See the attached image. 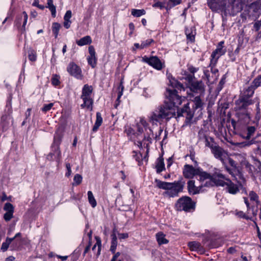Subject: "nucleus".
<instances>
[{"mask_svg":"<svg viewBox=\"0 0 261 261\" xmlns=\"http://www.w3.org/2000/svg\"><path fill=\"white\" fill-rule=\"evenodd\" d=\"M165 95L168 101H165L163 105L156 107L148 117L149 122L152 124L160 123L164 119L168 120L175 116L174 108L180 105L185 99V97L182 98L177 94L176 89L167 88Z\"/></svg>","mask_w":261,"mask_h":261,"instance_id":"obj_1","label":"nucleus"},{"mask_svg":"<svg viewBox=\"0 0 261 261\" xmlns=\"http://www.w3.org/2000/svg\"><path fill=\"white\" fill-rule=\"evenodd\" d=\"M250 120V116L249 113H246L240 115L237 122L232 121V124L234 129L238 132V135L242 138L250 140L251 136L256 130L259 123L253 121V125H249L248 123Z\"/></svg>","mask_w":261,"mask_h":261,"instance_id":"obj_2","label":"nucleus"},{"mask_svg":"<svg viewBox=\"0 0 261 261\" xmlns=\"http://www.w3.org/2000/svg\"><path fill=\"white\" fill-rule=\"evenodd\" d=\"M207 5L213 12H220L223 16L236 15L230 0H207Z\"/></svg>","mask_w":261,"mask_h":261,"instance_id":"obj_3","label":"nucleus"},{"mask_svg":"<svg viewBox=\"0 0 261 261\" xmlns=\"http://www.w3.org/2000/svg\"><path fill=\"white\" fill-rule=\"evenodd\" d=\"M155 182L158 188L166 190L164 194L169 197L178 196V194L182 191L184 186V183L180 180L169 182L155 179Z\"/></svg>","mask_w":261,"mask_h":261,"instance_id":"obj_4","label":"nucleus"},{"mask_svg":"<svg viewBox=\"0 0 261 261\" xmlns=\"http://www.w3.org/2000/svg\"><path fill=\"white\" fill-rule=\"evenodd\" d=\"M256 89L251 84L243 89L239 99L235 102L236 106L239 110H246L249 106L253 104V102L255 101L254 98L251 99V97Z\"/></svg>","mask_w":261,"mask_h":261,"instance_id":"obj_5","label":"nucleus"},{"mask_svg":"<svg viewBox=\"0 0 261 261\" xmlns=\"http://www.w3.org/2000/svg\"><path fill=\"white\" fill-rule=\"evenodd\" d=\"M217 187H225L227 192L230 194L235 195L239 192L241 189L243 187L241 181L236 180V178L230 180L223 174V177L219 178V180H216Z\"/></svg>","mask_w":261,"mask_h":261,"instance_id":"obj_6","label":"nucleus"},{"mask_svg":"<svg viewBox=\"0 0 261 261\" xmlns=\"http://www.w3.org/2000/svg\"><path fill=\"white\" fill-rule=\"evenodd\" d=\"M197 176L199 177L200 181H204L206 179H210L204 184L205 187H213L217 186V184L215 181L216 180H219V178L223 177V174L221 171L217 168H214L212 173H209L207 172L204 171L202 169L199 167V170L197 173Z\"/></svg>","mask_w":261,"mask_h":261,"instance_id":"obj_7","label":"nucleus"},{"mask_svg":"<svg viewBox=\"0 0 261 261\" xmlns=\"http://www.w3.org/2000/svg\"><path fill=\"white\" fill-rule=\"evenodd\" d=\"M138 123L145 128V130L147 129V128L149 130V132L147 133L148 136H144L142 141H137L134 142V144L137 145L140 148H142L143 147L146 148V156L144 157V159H145L148 156L149 150V145L151 143L152 140L150 136L153 135V131L150 127H147L148 123L144 118H141L139 123Z\"/></svg>","mask_w":261,"mask_h":261,"instance_id":"obj_8","label":"nucleus"},{"mask_svg":"<svg viewBox=\"0 0 261 261\" xmlns=\"http://www.w3.org/2000/svg\"><path fill=\"white\" fill-rule=\"evenodd\" d=\"M175 207L177 211L190 212L195 208V203L192 199L188 196H182L178 199Z\"/></svg>","mask_w":261,"mask_h":261,"instance_id":"obj_9","label":"nucleus"},{"mask_svg":"<svg viewBox=\"0 0 261 261\" xmlns=\"http://www.w3.org/2000/svg\"><path fill=\"white\" fill-rule=\"evenodd\" d=\"M142 61L158 70H161L165 67L164 62H162L157 56L148 57L145 56L142 57Z\"/></svg>","mask_w":261,"mask_h":261,"instance_id":"obj_10","label":"nucleus"},{"mask_svg":"<svg viewBox=\"0 0 261 261\" xmlns=\"http://www.w3.org/2000/svg\"><path fill=\"white\" fill-rule=\"evenodd\" d=\"M224 41L219 42L217 45L216 48L212 52L211 55L210 60H211L213 65L217 64L220 57L225 55L226 53V49L224 48Z\"/></svg>","mask_w":261,"mask_h":261,"instance_id":"obj_11","label":"nucleus"},{"mask_svg":"<svg viewBox=\"0 0 261 261\" xmlns=\"http://www.w3.org/2000/svg\"><path fill=\"white\" fill-rule=\"evenodd\" d=\"M28 15L26 12L23 11L20 15L16 16L14 21V25L21 33L25 32L26 24L28 21Z\"/></svg>","mask_w":261,"mask_h":261,"instance_id":"obj_12","label":"nucleus"},{"mask_svg":"<svg viewBox=\"0 0 261 261\" xmlns=\"http://www.w3.org/2000/svg\"><path fill=\"white\" fill-rule=\"evenodd\" d=\"M67 71L71 76L78 80H82L83 77L81 68L73 62H71L68 64Z\"/></svg>","mask_w":261,"mask_h":261,"instance_id":"obj_13","label":"nucleus"},{"mask_svg":"<svg viewBox=\"0 0 261 261\" xmlns=\"http://www.w3.org/2000/svg\"><path fill=\"white\" fill-rule=\"evenodd\" d=\"M61 158V152L58 145L52 144L50 147V152L46 155V159L49 161H56L60 163Z\"/></svg>","mask_w":261,"mask_h":261,"instance_id":"obj_14","label":"nucleus"},{"mask_svg":"<svg viewBox=\"0 0 261 261\" xmlns=\"http://www.w3.org/2000/svg\"><path fill=\"white\" fill-rule=\"evenodd\" d=\"M254 144H256L257 149L261 150V134H257L256 137L250 140L238 143V146L240 147H243L249 146Z\"/></svg>","mask_w":261,"mask_h":261,"instance_id":"obj_15","label":"nucleus"},{"mask_svg":"<svg viewBox=\"0 0 261 261\" xmlns=\"http://www.w3.org/2000/svg\"><path fill=\"white\" fill-rule=\"evenodd\" d=\"M199 167L195 168L192 165L186 164L183 169V175L186 178H192L197 175Z\"/></svg>","mask_w":261,"mask_h":261,"instance_id":"obj_16","label":"nucleus"},{"mask_svg":"<svg viewBox=\"0 0 261 261\" xmlns=\"http://www.w3.org/2000/svg\"><path fill=\"white\" fill-rule=\"evenodd\" d=\"M88 51L89 56L87 57L88 63L92 68H94L97 65V58L94 46L92 45L89 46Z\"/></svg>","mask_w":261,"mask_h":261,"instance_id":"obj_17","label":"nucleus"},{"mask_svg":"<svg viewBox=\"0 0 261 261\" xmlns=\"http://www.w3.org/2000/svg\"><path fill=\"white\" fill-rule=\"evenodd\" d=\"M211 151L215 158L220 160L223 164H224V159L226 156V153L221 147L216 145L211 150Z\"/></svg>","mask_w":261,"mask_h":261,"instance_id":"obj_18","label":"nucleus"},{"mask_svg":"<svg viewBox=\"0 0 261 261\" xmlns=\"http://www.w3.org/2000/svg\"><path fill=\"white\" fill-rule=\"evenodd\" d=\"M194 180H189L187 182V189L190 195H196L201 191L202 186L197 187Z\"/></svg>","mask_w":261,"mask_h":261,"instance_id":"obj_19","label":"nucleus"},{"mask_svg":"<svg viewBox=\"0 0 261 261\" xmlns=\"http://www.w3.org/2000/svg\"><path fill=\"white\" fill-rule=\"evenodd\" d=\"M191 91L194 93H203L204 91V86L201 81L192 82L190 84Z\"/></svg>","mask_w":261,"mask_h":261,"instance_id":"obj_20","label":"nucleus"},{"mask_svg":"<svg viewBox=\"0 0 261 261\" xmlns=\"http://www.w3.org/2000/svg\"><path fill=\"white\" fill-rule=\"evenodd\" d=\"M168 79L169 80L168 85L180 91H185L184 85L177 80H176L174 77H173L171 74L168 75Z\"/></svg>","mask_w":261,"mask_h":261,"instance_id":"obj_21","label":"nucleus"},{"mask_svg":"<svg viewBox=\"0 0 261 261\" xmlns=\"http://www.w3.org/2000/svg\"><path fill=\"white\" fill-rule=\"evenodd\" d=\"M255 101L253 103L255 104V109H254V120L253 121L256 122V124L259 123V121L261 119V113L260 108V100L258 97H256L254 98Z\"/></svg>","mask_w":261,"mask_h":261,"instance_id":"obj_22","label":"nucleus"},{"mask_svg":"<svg viewBox=\"0 0 261 261\" xmlns=\"http://www.w3.org/2000/svg\"><path fill=\"white\" fill-rule=\"evenodd\" d=\"M185 34L187 40L191 42L195 41V35L196 34V29L195 27H186L185 29Z\"/></svg>","mask_w":261,"mask_h":261,"instance_id":"obj_23","label":"nucleus"},{"mask_svg":"<svg viewBox=\"0 0 261 261\" xmlns=\"http://www.w3.org/2000/svg\"><path fill=\"white\" fill-rule=\"evenodd\" d=\"M177 116H186V117L190 118L193 116L191 113L189 102L185 104L180 110H177Z\"/></svg>","mask_w":261,"mask_h":261,"instance_id":"obj_24","label":"nucleus"},{"mask_svg":"<svg viewBox=\"0 0 261 261\" xmlns=\"http://www.w3.org/2000/svg\"><path fill=\"white\" fill-rule=\"evenodd\" d=\"M236 15L240 12L244 7L245 0H230Z\"/></svg>","mask_w":261,"mask_h":261,"instance_id":"obj_25","label":"nucleus"},{"mask_svg":"<svg viewBox=\"0 0 261 261\" xmlns=\"http://www.w3.org/2000/svg\"><path fill=\"white\" fill-rule=\"evenodd\" d=\"M21 237V233L18 232L17 233L15 236L12 238H7L6 239V240L5 242H3L2 243V246H1V250L3 252H5L7 250L10 244L16 239H17L18 237Z\"/></svg>","mask_w":261,"mask_h":261,"instance_id":"obj_26","label":"nucleus"},{"mask_svg":"<svg viewBox=\"0 0 261 261\" xmlns=\"http://www.w3.org/2000/svg\"><path fill=\"white\" fill-rule=\"evenodd\" d=\"M83 101V103L81 105L82 109H87L90 111L93 110V100L91 97L81 98Z\"/></svg>","mask_w":261,"mask_h":261,"instance_id":"obj_27","label":"nucleus"},{"mask_svg":"<svg viewBox=\"0 0 261 261\" xmlns=\"http://www.w3.org/2000/svg\"><path fill=\"white\" fill-rule=\"evenodd\" d=\"M72 17V12L71 10H67L63 17L64 22H63V26L66 29H68L70 26L71 24L72 23L70 19Z\"/></svg>","mask_w":261,"mask_h":261,"instance_id":"obj_28","label":"nucleus"},{"mask_svg":"<svg viewBox=\"0 0 261 261\" xmlns=\"http://www.w3.org/2000/svg\"><path fill=\"white\" fill-rule=\"evenodd\" d=\"M93 91V88L91 86L86 84L84 86L81 98L91 97V94Z\"/></svg>","mask_w":261,"mask_h":261,"instance_id":"obj_29","label":"nucleus"},{"mask_svg":"<svg viewBox=\"0 0 261 261\" xmlns=\"http://www.w3.org/2000/svg\"><path fill=\"white\" fill-rule=\"evenodd\" d=\"M155 164V169L158 173H160L161 172L165 170L164 158L162 156H160L157 159Z\"/></svg>","mask_w":261,"mask_h":261,"instance_id":"obj_30","label":"nucleus"},{"mask_svg":"<svg viewBox=\"0 0 261 261\" xmlns=\"http://www.w3.org/2000/svg\"><path fill=\"white\" fill-rule=\"evenodd\" d=\"M155 238L159 245L167 244L169 242V241L165 238V234H164L162 231L156 233L155 234Z\"/></svg>","mask_w":261,"mask_h":261,"instance_id":"obj_31","label":"nucleus"},{"mask_svg":"<svg viewBox=\"0 0 261 261\" xmlns=\"http://www.w3.org/2000/svg\"><path fill=\"white\" fill-rule=\"evenodd\" d=\"M92 39L90 36H86L79 40H76V43L80 46L89 45L92 43Z\"/></svg>","mask_w":261,"mask_h":261,"instance_id":"obj_32","label":"nucleus"},{"mask_svg":"<svg viewBox=\"0 0 261 261\" xmlns=\"http://www.w3.org/2000/svg\"><path fill=\"white\" fill-rule=\"evenodd\" d=\"M102 123V118L100 112L96 113V119L95 124L92 128V132H96Z\"/></svg>","mask_w":261,"mask_h":261,"instance_id":"obj_33","label":"nucleus"},{"mask_svg":"<svg viewBox=\"0 0 261 261\" xmlns=\"http://www.w3.org/2000/svg\"><path fill=\"white\" fill-rule=\"evenodd\" d=\"M118 245L117 238L115 233L111 234V242L110 250L112 253H115Z\"/></svg>","mask_w":261,"mask_h":261,"instance_id":"obj_34","label":"nucleus"},{"mask_svg":"<svg viewBox=\"0 0 261 261\" xmlns=\"http://www.w3.org/2000/svg\"><path fill=\"white\" fill-rule=\"evenodd\" d=\"M61 77L59 74H54L51 78V85L56 88H60L61 82Z\"/></svg>","mask_w":261,"mask_h":261,"instance_id":"obj_35","label":"nucleus"},{"mask_svg":"<svg viewBox=\"0 0 261 261\" xmlns=\"http://www.w3.org/2000/svg\"><path fill=\"white\" fill-rule=\"evenodd\" d=\"M46 7L48 8V9L50 11L51 16L53 18L56 17L57 14L56 7L54 5L53 0H47V6H46Z\"/></svg>","mask_w":261,"mask_h":261,"instance_id":"obj_36","label":"nucleus"},{"mask_svg":"<svg viewBox=\"0 0 261 261\" xmlns=\"http://www.w3.org/2000/svg\"><path fill=\"white\" fill-rule=\"evenodd\" d=\"M95 239L96 240V242L95 244L93 246L92 250L93 251H94L96 249V246L98 247L96 253V256L98 257L99 255L100 254L101 252V241L100 238L98 236H95Z\"/></svg>","mask_w":261,"mask_h":261,"instance_id":"obj_37","label":"nucleus"},{"mask_svg":"<svg viewBox=\"0 0 261 261\" xmlns=\"http://www.w3.org/2000/svg\"><path fill=\"white\" fill-rule=\"evenodd\" d=\"M188 246L192 251H200L202 249L200 243L195 241L189 242Z\"/></svg>","mask_w":261,"mask_h":261,"instance_id":"obj_38","label":"nucleus"},{"mask_svg":"<svg viewBox=\"0 0 261 261\" xmlns=\"http://www.w3.org/2000/svg\"><path fill=\"white\" fill-rule=\"evenodd\" d=\"M205 145L206 146L209 147L211 150L217 145L214 142V140L213 138L205 136Z\"/></svg>","mask_w":261,"mask_h":261,"instance_id":"obj_39","label":"nucleus"},{"mask_svg":"<svg viewBox=\"0 0 261 261\" xmlns=\"http://www.w3.org/2000/svg\"><path fill=\"white\" fill-rule=\"evenodd\" d=\"M61 26V24L58 22H53L52 24V32L55 36V38H57L59 31L60 30Z\"/></svg>","mask_w":261,"mask_h":261,"instance_id":"obj_40","label":"nucleus"},{"mask_svg":"<svg viewBox=\"0 0 261 261\" xmlns=\"http://www.w3.org/2000/svg\"><path fill=\"white\" fill-rule=\"evenodd\" d=\"M260 72L252 81L251 84L256 89L261 87V70H258Z\"/></svg>","mask_w":261,"mask_h":261,"instance_id":"obj_41","label":"nucleus"},{"mask_svg":"<svg viewBox=\"0 0 261 261\" xmlns=\"http://www.w3.org/2000/svg\"><path fill=\"white\" fill-rule=\"evenodd\" d=\"M88 201L91 206L94 208L97 205V202L91 191H89L87 193Z\"/></svg>","mask_w":261,"mask_h":261,"instance_id":"obj_42","label":"nucleus"},{"mask_svg":"<svg viewBox=\"0 0 261 261\" xmlns=\"http://www.w3.org/2000/svg\"><path fill=\"white\" fill-rule=\"evenodd\" d=\"M145 14L146 11L144 9H132L131 10V14L135 17H139Z\"/></svg>","mask_w":261,"mask_h":261,"instance_id":"obj_43","label":"nucleus"},{"mask_svg":"<svg viewBox=\"0 0 261 261\" xmlns=\"http://www.w3.org/2000/svg\"><path fill=\"white\" fill-rule=\"evenodd\" d=\"M62 134L59 133L58 131H56L54 136V141L52 144L58 145L59 147L62 141Z\"/></svg>","mask_w":261,"mask_h":261,"instance_id":"obj_44","label":"nucleus"},{"mask_svg":"<svg viewBox=\"0 0 261 261\" xmlns=\"http://www.w3.org/2000/svg\"><path fill=\"white\" fill-rule=\"evenodd\" d=\"M133 158L138 162V165L140 166L142 162V154L136 151L132 152Z\"/></svg>","mask_w":261,"mask_h":261,"instance_id":"obj_45","label":"nucleus"},{"mask_svg":"<svg viewBox=\"0 0 261 261\" xmlns=\"http://www.w3.org/2000/svg\"><path fill=\"white\" fill-rule=\"evenodd\" d=\"M28 58L31 62H35L37 60V53L33 49L30 48L28 51Z\"/></svg>","mask_w":261,"mask_h":261,"instance_id":"obj_46","label":"nucleus"},{"mask_svg":"<svg viewBox=\"0 0 261 261\" xmlns=\"http://www.w3.org/2000/svg\"><path fill=\"white\" fill-rule=\"evenodd\" d=\"M166 9H171L181 3L182 0H169Z\"/></svg>","mask_w":261,"mask_h":261,"instance_id":"obj_47","label":"nucleus"},{"mask_svg":"<svg viewBox=\"0 0 261 261\" xmlns=\"http://www.w3.org/2000/svg\"><path fill=\"white\" fill-rule=\"evenodd\" d=\"M193 102L194 103V108L195 109L201 108L203 106V103L199 96H196Z\"/></svg>","mask_w":261,"mask_h":261,"instance_id":"obj_48","label":"nucleus"},{"mask_svg":"<svg viewBox=\"0 0 261 261\" xmlns=\"http://www.w3.org/2000/svg\"><path fill=\"white\" fill-rule=\"evenodd\" d=\"M4 210L7 212L14 213V207L11 203L7 202L4 205Z\"/></svg>","mask_w":261,"mask_h":261,"instance_id":"obj_49","label":"nucleus"},{"mask_svg":"<svg viewBox=\"0 0 261 261\" xmlns=\"http://www.w3.org/2000/svg\"><path fill=\"white\" fill-rule=\"evenodd\" d=\"M154 43V40L153 39H148L146 40L142 41H141L142 47H143L144 49L149 46L152 43Z\"/></svg>","mask_w":261,"mask_h":261,"instance_id":"obj_50","label":"nucleus"},{"mask_svg":"<svg viewBox=\"0 0 261 261\" xmlns=\"http://www.w3.org/2000/svg\"><path fill=\"white\" fill-rule=\"evenodd\" d=\"M225 170L230 174L232 177H235V175L237 172V168L234 167H228L227 166L225 165Z\"/></svg>","mask_w":261,"mask_h":261,"instance_id":"obj_51","label":"nucleus"},{"mask_svg":"<svg viewBox=\"0 0 261 261\" xmlns=\"http://www.w3.org/2000/svg\"><path fill=\"white\" fill-rule=\"evenodd\" d=\"M184 75H185V79L188 81L190 84L193 82V80L195 78L194 75L188 73L186 71H184Z\"/></svg>","mask_w":261,"mask_h":261,"instance_id":"obj_52","label":"nucleus"},{"mask_svg":"<svg viewBox=\"0 0 261 261\" xmlns=\"http://www.w3.org/2000/svg\"><path fill=\"white\" fill-rule=\"evenodd\" d=\"M54 103H49L48 104H45L43 105V107L41 108V111L46 113L47 112L50 111L53 107L54 106Z\"/></svg>","mask_w":261,"mask_h":261,"instance_id":"obj_53","label":"nucleus"},{"mask_svg":"<svg viewBox=\"0 0 261 261\" xmlns=\"http://www.w3.org/2000/svg\"><path fill=\"white\" fill-rule=\"evenodd\" d=\"M250 200L254 201L256 202H258V196L257 194L254 191H250L249 194Z\"/></svg>","mask_w":261,"mask_h":261,"instance_id":"obj_54","label":"nucleus"},{"mask_svg":"<svg viewBox=\"0 0 261 261\" xmlns=\"http://www.w3.org/2000/svg\"><path fill=\"white\" fill-rule=\"evenodd\" d=\"M82 176L79 174H76L74 175L73 180L76 185H80L82 181Z\"/></svg>","mask_w":261,"mask_h":261,"instance_id":"obj_55","label":"nucleus"},{"mask_svg":"<svg viewBox=\"0 0 261 261\" xmlns=\"http://www.w3.org/2000/svg\"><path fill=\"white\" fill-rule=\"evenodd\" d=\"M188 70L190 72V74L194 75L199 70V68L194 67L192 65H188Z\"/></svg>","mask_w":261,"mask_h":261,"instance_id":"obj_56","label":"nucleus"},{"mask_svg":"<svg viewBox=\"0 0 261 261\" xmlns=\"http://www.w3.org/2000/svg\"><path fill=\"white\" fill-rule=\"evenodd\" d=\"M13 217V213L10 212H7L4 215V220L8 222Z\"/></svg>","mask_w":261,"mask_h":261,"instance_id":"obj_57","label":"nucleus"},{"mask_svg":"<svg viewBox=\"0 0 261 261\" xmlns=\"http://www.w3.org/2000/svg\"><path fill=\"white\" fill-rule=\"evenodd\" d=\"M217 64H215L214 65H213L212 64V62H211V60H210V64H209V67H211V71L212 72V73L214 74H218V69H217V68H215V66H216Z\"/></svg>","mask_w":261,"mask_h":261,"instance_id":"obj_58","label":"nucleus"},{"mask_svg":"<svg viewBox=\"0 0 261 261\" xmlns=\"http://www.w3.org/2000/svg\"><path fill=\"white\" fill-rule=\"evenodd\" d=\"M66 168L67 169V172L65 173V176L67 177H69L70 175L71 174V167L70 164V163H66Z\"/></svg>","mask_w":261,"mask_h":261,"instance_id":"obj_59","label":"nucleus"},{"mask_svg":"<svg viewBox=\"0 0 261 261\" xmlns=\"http://www.w3.org/2000/svg\"><path fill=\"white\" fill-rule=\"evenodd\" d=\"M118 238L120 240L126 239L128 238V234L127 233H119Z\"/></svg>","mask_w":261,"mask_h":261,"instance_id":"obj_60","label":"nucleus"},{"mask_svg":"<svg viewBox=\"0 0 261 261\" xmlns=\"http://www.w3.org/2000/svg\"><path fill=\"white\" fill-rule=\"evenodd\" d=\"M92 245V242L91 241H89L88 245L86 247L84 253L83 255L85 256V254L88 252V251L90 250L91 246Z\"/></svg>","mask_w":261,"mask_h":261,"instance_id":"obj_61","label":"nucleus"},{"mask_svg":"<svg viewBox=\"0 0 261 261\" xmlns=\"http://www.w3.org/2000/svg\"><path fill=\"white\" fill-rule=\"evenodd\" d=\"M125 132L127 134L128 136H130L132 134H134V130L130 127H128V128L125 129Z\"/></svg>","mask_w":261,"mask_h":261,"instance_id":"obj_62","label":"nucleus"},{"mask_svg":"<svg viewBox=\"0 0 261 261\" xmlns=\"http://www.w3.org/2000/svg\"><path fill=\"white\" fill-rule=\"evenodd\" d=\"M253 27L256 31H258L261 27V23L257 21L254 23Z\"/></svg>","mask_w":261,"mask_h":261,"instance_id":"obj_63","label":"nucleus"},{"mask_svg":"<svg viewBox=\"0 0 261 261\" xmlns=\"http://www.w3.org/2000/svg\"><path fill=\"white\" fill-rule=\"evenodd\" d=\"M228 163L231 167L237 168V164L232 159H228Z\"/></svg>","mask_w":261,"mask_h":261,"instance_id":"obj_64","label":"nucleus"}]
</instances>
